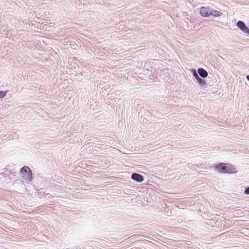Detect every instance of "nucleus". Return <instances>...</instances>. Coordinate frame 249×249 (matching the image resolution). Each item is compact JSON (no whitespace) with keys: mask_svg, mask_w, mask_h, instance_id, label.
<instances>
[{"mask_svg":"<svg viewBox=\"0 0 249 249\" xmlns=\"http://www.w3.org/2000/svg\"><path fill=\"white\" fill-rule=\"evenodd\" d=\"M218 172L223 174H232L236 172V169L232 166H227L224 163H220L215 167Z\"/></svg>","mask_w":249,"mask_h":249,"instance_id":"f257e3e1","label":"nucleus"},{"mask_svg":"<svg viewBox=\"0 0 249 249\" xmlns=\"http://www.w3.org/2000/svg\"><path fill=\"white\" fill-rule=\"evenodd\" d=\"M21 174L24 175H27V178L31 180L32 178V171L28 166H24L20 169Z\"/></svg>","mask_w":249,"mask_h":249,"instance_id":"f03ea898","label":"nucleus"},{"mask_svg":"<svg viewBox=\"0 0 249 249\" xmlns=\"http://www.w3.org/2000/svg\"><path fill=\"white\" fill-rule=\"evenodd\" d=\"M200 15L204 17H207L211 16V8L202 7L200 9Z\"/></svg>","mask_w":249,"mask_h":249,"instance_id":"7ed1b4c3","label":"nucleus"},{"mask_svg":"<svg viewBox=\"0 0 249 249\" xmlns=\"http://www.w3.org/2000/svg\"><path fill=\"white\" fill-rule=\"evenodd\" d=\"M192 71L193 72V76L195 77L196 79L197 80V81L200 84V85L202 87L205 86L206 82L205 80L199 77V76L197 74L196 71L195 70H193Z\"/></svg>","mask_w":249,"mask_h":249,"instance_id":"20e7f679","label":"nucleus"},{"mask_svg":"<svg viewBox=\"0 0 249 249\" xmlns=\"http://www.w3.org/2000/svg\"><path fill=\"white\" fill-rule=\"evenodd\" d=\"M131 178L135 181L138 182H141L143 180V177L141 174L138 173H133L131 175Z\"/></svg>","mask_w":249,"mask_h":249,"instance_id":"39448f33","label":"nucleus"},{"mask_svg":"<svg viewBox=\"0 0 249 249\" xmlns=\"http://www.w3.org/2000/svg\"><path fill=\"white\" fill-rule=\"evenodd\" d=\"M197 72L200 76L202 78H205L208 76L207 71L202 68H199L197 70Z\"/></svg>","mask_w":249,"mask_h":249,"instance_id":"423d86ee","label":"nucleus"},{"mask_svg":"<svg viewBox=\"0 0 249 249\" xmlns=\"http://www.w3.org/2000/svg\"><path fill=\"white\" fill-rule=\"evenodd\" d=\"M221 15L222 13L220 12L211 8V15L218 17L221 16Z\"/></svg>","mask_w":249,"mask_h":249,"instance_id":"0eeeda50","label":"nucleus"},{"mask_svg":"<svg viewBox=\"0 0 249 249\" xmlns=\"http://www.w3.org/2000/svg\"><path fill=\"white\" fill-rule=\"evenodd\" d=\"M237 26L241 30H243L246 27L245 23L242 21H238L236 23Z\"/></svg>","mask_w":249,"mask_h":249,"instance_id":"6e6552de","label":"nucleus"},{"mask_svg":"<svg viewBox=\"0 0 249 249\" xmlns=\"http://www.w3.org/2000/svg\"><path fill=\"white\" fill-rule=\"evenodd\" d=\"M244 33L249 35V28L247 26L242 31Z\"/></svg>","mask_w":249,"mask_h":249,"instance_id":"1a4fd4ad","label":"nucleus"},{"mask_svg":"<svg viewBox=\"0 0 249 249\" xmlns=\"http://www.w3.org/2000/svg\"><path fill=\"white\" fill-rule=\"evenodd\" d=\"M7 91H0V98H3L5 95Z\"/></svg>","mask_w":249,"mask_h":249,"instance_id":"9d476101","label":"nucleus"},{"mask_svg":"<svg viewBox=\"0 0 249 249\" xmlns=\"http://www.w3.org/2000/svg\"><path fill=\"white\" fill-rule=\"evenodd\" d=\"M244 194L249 195V187H248L244 191Z\"/></svg>","mask_w":249,"mask_h":249,"instance_id":"9b49d317","label":"nucleus"},{"mask_svg":"<svg viewBox=\"0 0 249 249\" xmlns=\"http://www.w3.org/2000/svg\"><path fill=\"white\" fill-rule=\"evenodd\" d=\"M246 78H247V80L249 81V75H247L246 76Z\"/></svg>","mask_w":249,"mask_h":249,"instance_id":"f8f14e48","label":"nucleus"}]
</instances>
